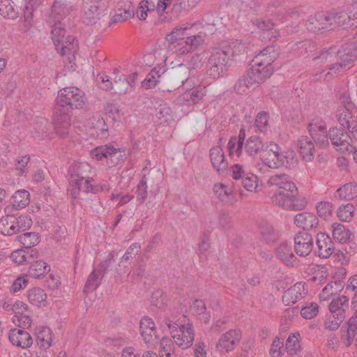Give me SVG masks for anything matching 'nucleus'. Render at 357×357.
Instances as JSON below:
<instances>
[{
	"instance_id": "obj_1",
	"label": "nucleus",
	"mask_w": 357,
	"mask_h": 357,
	"mask_svg": "<svg viewBox=\"0 0 357 357\" xmlns=\"http://www.w3.org/2000/svg\"><path fill=\"white\" fill-rule=\"evenodd\" d=\"M84 93L77 87H66L58 92L54 107L53 121L58 135L66 137L70 128V112L83 108L86 103Z\"/></svg>"
},
{
	"instance_id": "obj_2",
	"label": "nucleus",
	"mask_w": 357,
	"mask_h": 357,
	"mask_svg": "<svg viewBox=\"0 0 357 357\" xmlns=\"http://www.w3.org/2000/svg\"><path fill=\"white\" fill-rule=\"evenodd\" d=\"M266 186L275 190L272 196V202L285 209H303L307 205L305 198L299 199L298 188L290 176L285 174H275L271 176L266 182Z\"/></svg>"
},
{
	"instance_id": "obj_3",
	"label": "nucleus",
	"mask_w": 357,
	"mask_h": 357,
	"mask_svg": "<svg viewBox=\"0 0 357 357\" xmlns=\"http://www.w3.org/2000/svg\"><path fill=\"white\" fill-rule=\"evenodd\" d=\"M357 58V31L351 41L345 43L336 51L335 48L321 51L315 59L322 63H332L328 64L327 73L324 71L314 75V80L326 79L330 74L336 73L340 69L346 68Z\"/></svg>"
},
{
	"instance_id": "obj_4",
	"label": "nucleus",
	"mask_w": 357,
	"mask_h": 357,
	"mask_svg": "<svg viewBox=\"0 0 357 357\" xmlns=\"http://www.w3.org/2000/svg\"><path fill=\"white\" fill-rule=\"evenodd\" d=\"M195 24L183 25L176 27L167 34L166 40L167 49L177 54H184L195 50L203 44L204 39L200 34H192Z\"/></svg>"
},
{
	"instance_id": "obj_5",
	"label": "nucleus",
	"mask_w": 357,
	"mask_h": 357,
	"mask_svg": "<svg viewBox=\"0 0 357 357\" xmlns=\"http://www.w3.org/2000/svg\"><path fill=\"white\" fill-rule=\"evenodd\" d=\"M52 38L56 50L61 56H67L71 61L78 50V42L71 35L66 36V31L62 23H55L52 27Z\"/></svg>"
},
{
	"instance_id": "obj_6",
	"label": "nucleus",
	"mask_w": 357,
	"mask_h": 357,
	"mask_svg": "<svg viewBox=\"0 0 357 357\" xmlns=\"http://www.w3.org/2000/svg\"><path fill=\"white\" fill-rule=\"evenodd\" d=\"M230 54L229 51L220 45L211 50L206 64V73L210 77L218 79L227 72L231 60Z\"/></svg>"
},
{
	"instance_id": "obj_7",
	"label": "nucleus",
	"mask_w": 357,
	"mask_h": 357,
	"mask_svg": "<svg viewBox=\"0 0 357 357\" xmlns=\"http://www.w3.org/2000/svg\"><path fill=\"white\" fill-rule=\"evenodd\" d=\"M273 72L274 68L258 67L252 63L247 74L241 77L236 83L234 89L239 94L245 93L250 88L263 83L270 78Z\"/></svg>"
},
{
	"instance_id": "obj_8",
	"label": "nucleus",
	"mask_w": 357,
	"mask_h": 357,
	"mask_svg": "<svg viewBox=\"0 0 357 357\" xmlns=\"http://www.w3.org/2000/svg\"><path fill=\"white\" fill-rule=\"evenodd\" d=\"M164 324L167 326L175 343L183 349H188L192 346L195 333L192 325L178 324L172 321L169 318H165Z\"/></svg>"
},
{
	"instance_id": "obj_9",
	"label": "nucleus",
	"mask_w": 357,
	"mask_h": 357,
	"mask_svg": "<svg viewBox=\"0 0 357 357\" xmlns=\"http://www.w3.org/2000/svg\"><path fill=\"white\" fill-rule=\"evenodd\" d=\"M340 105L337 107L334 114L337 121L344 128H347L352 134L354 118L357 113V108L351 101L349 96L343 93L340 96Z\"/></svg>"
},
{
	"instance_id": "obj_10",
	"label": "nucleus",
	"mask_w": 357,
	"mask_h": 357,
	"mask_svg": "<svg viewBox=\"0 0 357 357\" xmlns=\"http://www.w3.org/2000/svg\"><path fill=\"white\" fill-rule=\"evenodd\" d=\"M308 131L310 134V138L317 146L326 148L329 145L328 131L326 122L320 118L312 119L308 123Z\"/></svg>"
},
{
	"instance_id": "obj_11",
	"label": "nucleus",
	"mask_w": 357,
	"mask_h": 357,
	"mask_svg": "<svg viewBox=\"0 0 357 357\" xmlns=\"http://www.w3.org/2000/svg\"><path fill=\"white\" fill-rule=\"evenodd\" d=\"M329 138L335 149L342 153L351 152L352 139L349 133L341 128H332L328 130Z\"/></svg>"
},
{
	"instance_id": "obj_12",
	"label": "nucleus",
	"mask_w": 357,
	"mask_h": 357,
	"mask_svg": "<svg viewBox=\"0 0 357 357\" xmlns=\"http://www.w3.org/2000/svg\"><path fill=\"white\" fill-rule=\"evenodd\" d=\"M281 155L280 146L273 142H269L261 153V159L266 166L275 169L279 167Z\"/></svg>"
},
{
	"instance_id": "obj_13",
	"label": "nucleus",
	"mask_w": 357,
	"mask_h": 357,
	"mask_svg": "<svg viewBox=\"0 0 357 357\" xmlns=\"http://www.w3.org/2000/svg\"><path fill=\"white\" fill-rule=\"evenodd\" d=\"M278 56V49L274 45H268L256 55L252 62L258 67L274 68L273 64Z\"/></svg>"
},
{
	"instance_id": "obj_14",
	"label": "nucleus",
	"mask_w": 357,
	"mask_h": 357,
	"mask_svg": "<svg viewBox=\"0 0 357 357\" xmlns=\"http://www.w3.org/2000/svg\"><path fill=\"white\" fill-rule=\"evenodd\" d=\"M306 26L312 32L332 29H333L332 16L324 13H317L308 19Z\"/></svg>"
},
{
	"instance_id": "obj_15",
	"label": "nucleus",
	"mask_w": 357,
	"mask_h": 357,
	"mask_svg": "<svg viewBox=\"0 0 357 357\" xmlns=\"http://www.w3.org/2000/svg\"><path fill=\"white\" fill-rule=\"evenodd\" d=\"M239 330H229L222 334L216 344V349L220 353H227L234 349L235 345L240 341Z\"/></svg>"
},
{
	"instance_id": "obj_16",
	"label": "nucleus",
	"mask_w": 357,
	"mask_h": 357,
	"mask_svg": "<svg viewBox=\"0 0 357 357\" xmlns=\"http://www.w3.org/2000/svg\"><path fill=\"white\" fill-rule=\"evenodd\" d=\"M313 248L312 236L305 232L300 231L294 236V250L301 257H306L310 254Z\"/></svg>"
},
{
	"instance_id": "obj_17",
	"label": "nucleus",
	"mask_w": 357,
	"mask_h": 357,
	"mask_svg": "<svg viewBox=\"0 0 357 357\" xmlns=\"http://www.w3.org/2000/svg\"><path fill=\"white\" fill-rule=\"evenodd\" d=\"M275 257L287 266L294 267L298 263V259L293 252L291 245L287 242L280 243L275 248Z\"/></svg>"
},
{
	"instance_id": "obj_18",
	"label": "nucleus",
	"mask_w": 357,
	"mask_h": 357,
	"mask_svg": "<svg viewBox=\"0 0 357 357\" xmlns=\"http://www.w3.org/2000/svg\"><path fill=\"white\" fill-rule=\"evenodd\" d=\"M73 10L70 2L68 0H54L50 17L55 23H61V20L66 18Z\"/></svg>"
},
{
	"instance_id": "obj_19",
	"label": "nucleus",
	"mask_w": 357,
	"mask_h": 357,
	"mask_svg": "<svg viewBox=\"0 0 357 357\" xmlns=\"http://www.w3.org/2000/svg\"><path fill=\"white\" fill-rule=\"evenodd\" d=\"M135 11L130 1L123 0L117 3L112 17V23L125 22L134 17Z\"/></svg>"
},
{
	"instance_id": "obj_20",
	"label": "nucleus",
	"mask_w": 357,
	"mask_h": 357,
	"mask_svg": "<svg viewBox=\"0 0 357 357\" xmlns=\"http://www.w3.org/2000/svg\"><path fill=\"white\" fill-rule=\"evenodd\" d=\"M8 338L13 345L22 349L29 348L33 344V340L30 334L22 329H11Z\"/></svg>"
},
{
	"instance_id": "obj_21",
	"label": "nucleus",
	"mask_w": 357,
	"mask_h": 357,
	"mask_svg": "<svg viewBox=\"0 0 357 357\" xmlns=\"http://www.w3.org/2000/svg\"><path fill=\"white\" fill-rule=\"evenodd\" d=\"M316 243L318 248L316 253L319 257L328 258L333 253L335 250L334 243L326 234L318 233Z\"/></svg>"
},
{
	"instance_id": "obj_22",
	"label": "nucleus",
	"mask_w": 357,
	"mask_h": 357,
	"mask_svg": "<svg viewBox=\"0 0 357 357\" xmlns=\"http://www.w3.org/2000/svg\"><path fill=\"white\" fill-rule=\"evenodd\" d=\"M206 93V86L199 84L187 89L180 97V101L187 105H192L201 100Z\"/></svg>"
},
{
	"instance_id": "obj_23",
	"label": "nucleus",
	"mask_w": 357,
	"mask_h": 357,
	"mask_svg": "<svg viewBox=\"0 0 357 357\" xmlns=\"http://www.w3.org/2000/svg\"><path fill=\"white\" fill-rule=\"evenodd\" d=\"M210 159L213 167L218 174L225 173L228 167V162L225 158L224 151L220 146H215L211 149Z\"/></svg>"
},
{
	"instance_id": "obj_24",
	"label": "nucleus",
	"mask_w": 357,
	"mask_h": 357,
	"mask_svg": "<svg viewBox=\"0 0 357 357\" xmlns=\"http://www.w3.org/2000/svg\"><path fill=\"white\" fill-rule=\"evenodd\" d=\"M312 139L307 136H301L297 141V148L303 160L311 162L314 158L315 146Z\"/></svg>"
},
{
	"instance_id": "obj_25",
	"label": "nucleus",
	"mask_w": 357,
	"mask_h": 357,
	"mask_svg": "<svg viewBox=\"0 0 357 357\" xmlns=\"http://www.w3.org/2000/svg\"><path fill=\"white\" fill-rule=\"evenodd\" d=\"M139 331L146 344H153L158 339L155 324L152 319L148 317H144L141 319Z\"/></svg>"
},
{
	"instance_id": "obj_26",
	"label": "nucleus",
	"mask_w": 357,
	"mask_h": 357,
	"mask_svg": "<svg viewBox=\"0 0 357 357\" xmlns=\"http://www.w3.org/2000/svg\"><path fill=\"white\" fill-rule=\"evenodd\" d=\"M94 180L92 178L87 177L81 178L77 183H70L68 190L69 195L74 199L79 198V195L81 191L89 193H93V185Z\"/></svg>"
},
{
	"instance_id": "obj_27",
	"label": "nucleus",
	"mask_w": 357,
	"mask_h": 357,
	"mask_svg": "<svg viewBox=\"0 0 357 357\" xmlns=\"http://www.w3.org/2000/svg\"><path fill=\"white\" fill-rule=\"evenodd\" d=\"M305 294L304 284L302 282H297L284 291L282 301L286 305H293L301 300Z\"/></svg>"
},
{
	"instance_id": "obj_28",
	"label": "nucleus",
	"mask_w": 357,
	"mask_h": 357,
	"mask_svg": "<svg viewBox=\"0 0 357 357\" xmlns=\"http://www.w3.org/2000/svg\"><path fill=\"white\" fill-rule=\"evenodd\" d=\"M90 167L86 162H75L68 170V181L70 183H77L81 178L89 177L88 172Z\"/></svg>"
},
{
	"instance_id": "obj_29",
	"label": "nucleus",
	"mask_w": 357,
	"mask_h": 357,
	"mask_svg": "<svg viewBox=\"0 0 357 357\" xmlns=\"http://www.w3.org/2000/svg\"><path fill=\"white\" fill-rule=\"evenodd\" d=\"M294 223L304 230H312L317 227L319 219L311 213L303 212L297 214L294 218Z\"/></svg>"
},
{
	"instance_id": "obj_30",
	"label": "nucleus",
	"mask_w": 357,
	"mask_h": 357,
	"mask_svg": "<svg viewBox=\"0 0 357 357\" xmlns=\"http://www.w3.org/2000/svg\"><path fill=\"white\" fill-rule=\"evenodd\" d=\"M349 306V298L346 296H340L333 299L329 305L331 314L339 319H345L346 309Z\"/></svg>"
},
{
	"instance_id": "obj_31",
	"label": "nucleus",
	"mask_w": 357,
	"mask_h": 357,
	"mask_svg": "<svg viewBox=\"0 0 357 357\" xmlns=\"http://www.w3.org/2000/svg\"><path fill=\"white\" fill-rule=\"evenodd\" d=\"M341 331L342 342L347 347L350 346L357 334V314L349 319L347 330L343 331L342 328Z\"/></svg>"
},
{
	"instance_id": "obj_32",
	"label": "nucleus",
	"mask_w": 357,
	"mask_h": 357,
	"mask_svg": "<svg viewBox=\"0 0 357 357\" xmlns=\"http://www.w3.org/2000/svg\"><path fill=\"white\" fill-rule=\"evenodd\" d=\"M99 1L94 0H85L83 7V18L88 20L89 22L98 19L100 15Z\"/></svg>"
},
{
	"instance_id": "obj_33",
	"label": "nucleus",
	"mask_w": 357,
	"mask_h": 357,
	"mask_svg": "<svg viewBox=\"0 0 357 357\" xmlns=\"http://www.w3.org/2000/svg\"><path fill=\"white\" fill-rule=\"evenodd\" d=\"M27 298L31 304L37 307L47 305V294L45 291L39 287H34L27 292Z\"/></svg>"
},
{
	"instance_id": "obj_34",
	"label": "nucleus",
	"mask_w": 357,
	"mask_h": 357,
	"mask_svg": "<svg viewBox=\"0 0 357 357\" xmlns=\"http://www.w3.org/2000/svg\"><path fill=\"white\" fill-rule=\"evenodd\" d=\"M265 146L259 137L251 136L245 142L244 149L249 155L255 156L259 153L261 155Z\"/></svg>"
},
{
	"instance_id": "obj_35",
	"label": "nucleus",
	"mask_w": 357,
	"mask_h": 357,
	"mask_svg": "<svg viewBox=\"0 0 357 357\" xmlns=\"http://www.w3.org/2000/svg\"><path fill=\"white\" fill-rule=\"evenodd\" d=\"M10 203L13 208L20 210L30 203V194L26 190H17L11 197Z\"/></svg>"
},
{
	"instance_id": "obj_36",
	"label": "nucleus",
	"mask_w": 357,
	"mask_h": 357,
	"mask_svg": "<svg viewBox=\"0 0 357 357\" xmlns=\"http://www.w3.org/2000/svg\"><path fill=\"white\" fill-rule=\"evenodd\" d=\"M118 151V149H115L111 145H105L92 149L90 154L93 158L101 160L103 158H112Z\"/></svg>"
},
{
	"instance_id": "obj_37",
	"label": "nucleus",
	"mask_w": 357,
	"mask_h": 357,
	"mask_svg": "<svg viewBox=\"0 0 357 357\" xmlns=\"http://www.w3.org/2000/svg\"><path fill=\"white\" fill-rule=\"evenodd\" d=\"M343 288L344 285L342 280H337L335 281H331L323 289L319 295L320 300L326 301L329 299L333 295H335L341 292Z\"/></svg>"
},
{
	"instance_id": "obj_38",
	"label": "nucleus",
	"mask_w": 357,
	"mask_h": 357,
	"mask_svg": "<svg viewBox=\"0 0 357 357\" xmlns=\"http://www.w3.org/2000/svg\"><path fill=\"white\" fill-rule=\"evenodd\" d=\"M31 252V253L29 254V251H26L23 249H18L12 253L11 257L13 261L18 265L32 263L34 258L37 257V252L35 250H32Z\"/></svg>"
},
{
	"instance_id": "obj_39",
	"label": "nucleus",
	"mask_w": 357,
	"mask_h": 357,
	"mask_svg": "<svg viewBox=\"0 0 357 357\" xmlns=\"http://www.w3.org/2000/svg\"><path fill=\"white\" fill-rule=\"evenodd\" d=\"M335 197L340 199H353L357 197V183H348L338 188Z\"/></svg>"
},
{
	"instance_id": "obj_40",
	"label": "nucleus",
	"mask_w": 357,
	"mask_h": 357,
	"mask_svg": "<svg viewBox=\"0 0 357 357\" xmlns=\"http://www.w3.org/2000/svg\"><path fill=\"white\" fill-rule=\"evenodd\" d=\"M43 0H25L26 5L24 10V30L26 31L31 26L33 17V12L36 8L39 6Z\"/></svg>"
},
{
	"instance_id": "obj_41",
	"label": "nucleus",
	"mask_w": 357,
	"mask_h": 357,
	"mask_svg": "<svg viewBox=\"0 0 357 357\" xmlns=\"http://www.w3.org/2000/svg\"><path fill=\"white\" fill-rule=\"evenodd\" d=\"M356 15H357V13L354 14V18H351L348 13L342 11L332 16L333 22L338 26L342 27V29H347L354 25V21L357 19Z\"/></svg>"
},
{
	"instance_id": "obj_42",
	"label": "nucleus",
	"mask_w": 357,
	"mask_h": 357,
	"mask_svg": "<svg viewBox=\"0 0 357 357\" xmlns=\"http://www.w3.org/2000/svg\"><path fill=\"white\" fill-rule=\"evenodd\" d=\"M15 7V4L11 0H0V15L11 20L17 18L19 12Z\"/></svg>"
},
{
	"instance_id": "obj_43",
	"label": "nucleus",
	"mask_w": 357,
	"mask_h": 357,
	"mask_svg": "<svg viewBox=\"0 0 357 357\" xmlns=\"http://www.w3.org/2000/svg\"><path fill=\"white\" fill-rule=\"evenodd\" d=\"M52 333L48 327H43L36 334L37 344L43 349H48L52 346Z\"/></svg>"
},
{
	"instance_id": "obj_44",
	"label": "nucleus",
	"mask_w": 357,
	"mask_h": 357,
	"mask_svg": "<svg viewBox=\"0 0 357 357\" xmlns=\"http://www.w3.org/2000/svg\"><path fill=\"white\" fill-rule=\"evenodd\" d=\"M29 268V274L31 277L38 278L45 275L50 271V267L47 263L42 260H38L31 263Z\"/></svg>"
},
{
	"instance_id": "obj_45",
	"label": "nucleus",
	"mask_w": 357,
	"mask_h": 357,
	"mask_svg": "<svg viewBox=\"0 0 357 357\" xmlns=\"http://www.w3.org/2000/svg\"><path fill=\"white\" fill-rule=\"evenodd\" d=\"M331 227L332 234L335 241L340 243H346L349 239L351 232L343 225L335 222Z\"/></svg>"
},
{
	"instance_id": "obj_46",
	"label": "nucleus",
	"mask_w": 357,
	"mask_h": 357,
	"mask_svg": "<svg viewBox=\"0 0 357 357\" xmlns=\"http://www.w3.org/2000/svg\"><path fill=\"white\" fill-rule=\"evenodd\" d=\"M16 241L27 249L38 245L40 242V237L35 232H26L16 236Z\"/></svg>"
},
{
	"instance_id": "obj_47",
	"label": "nucleus",
	"mask_w": 357,
	"mask_h": 357,
	"mask_svg": "<svg viewBox=\"0 0 357 357\" xmlns=\"http://www.w3.org/2000/svg\"><path fill=\"white\" fill-rule=\"evenodd\" d=\"M279 167H285L287 169H293L298 165V158L296 154L293 151L282 152L280 155Z\"/></svg>"
},
{
	"instance_id": "obj_48",
	"label": "nucleus",
	"mask_w": 357,
	"mask_h": 357,
	"mask_svg": "<svg viewBox=\"0 0 357 357\" xmlns=\"http://www.w3.org/2000/svg\"><path fill=\"white\" fill-rule=\"evenodd\" d=\"M175 78L181 82L183 85L188 84L191 86L195 84L192 82V79L190 77V71L188 70V68L185 64H181L174 71Z\"/></svg>"
},
{
	"instance_id": "obj_49",
	"label": "nucleus",
	"mask_w": 357,
	"mask_h": 357,
	"mask_svg": "<svg viewBox=\"0 0 357 357\" xmlns=\"http://www.w3.org/2000/svg\"><path fill=\"white\" fill-rule=\"evenodd\" d=\"M15 228L12 215H6L0 219V232L1 234L4 236L17 234Z\"/></svg>"
},
{
	"instance_id": "obj_50",
	"label": "nucleus",
	"mask_w": 357,
	"mask_h": 357,
	"mask_svg": "<svg viewBox=\"0 0 357 357\" xmlns=\"http://www.w3.org/2000/svg\"><path fill=\"white\" fill-rule=\"evenodd\" d=\"M262 238L267 243H273L279 238L278 231L268 224H261L259 227Z\"/></svg>"
},
{
	"instance_id": "obj_51",
	"label": "nucleus",
	"mask_w": 357,
	"mask_h": 357,
	"mask_svg": "<svg viewBox=\"0 0 357 357\" xmlns=\"http://www.w3.org/2000/svg\"><path fill=\"white\" fill-rule=\"evenodd\" d=\"M191 309L200 320L205 323L209 321L211 316L209 312L206 311V307L203 301L195 300L191 306Z\"/></svg>"
},
{
	"instance_id": "obj_52",
	"label": "nucleus",
	"mask_w": 357,
	"mask_h": 357,
	"mask_svg": "<svg viewBox=\"0 0 357 357\" xmlns=\"http://www.w3.org/2000/svg\"><path fill=\"white\" fill-rule=\"evenodd\" d=\"M220 45L221 47H225L226 50L231 52L230 58L236 54L244 53L245 50V44L239 40H234L230 42H223Z\"/></svg>"
},
{
	"instance_id": "obj_53",
	"label": "nucleus",
	"mask_w": 357,
	"mask_h": 357,
	"mask_svg": "<svg viewBox=\"0 0 357 357\" xmlns=\"http://www.w3.org/2000/svg\"><path fill=\"white\" fill-rule=\"evenodd\" d=\"M13 220L16 227V233L24 231L32 225V220L29 215H21L18 217L13 216Z\"/></svg>"
},
{
	"instance_id": "obj_54",
	"label": "nucleus",
	"mask_w": 357,
	"mask_h": 357,
	"mask_svg": "<svg viewBox=\"0 0 357 357\" xmlns=\"http://www.w3.org/2000/svg\"><path fill=\"white\" fill-rule=\"evenodd\" d=\"M213 192L222 202H228L232 196L231 187L222 183H216L213 185Z\"/></svg>"
},
{
	"instance_id": "obj_55",
	"label": "nucleus",
	"mask_w": 357,
	"mask_h": 357,
	"mask_svg": "<svg viewBox=\"0 0 357 357\" xmlns=\"http://www.w3.org/2000/svg\"><path fill=\"white\" fill-rule=\"evenodd\" d=\"M155 116L160 124L168 123L172 120V110L167 105L161 104L156 109Z\"/></svg>"
},
{
	"instance_id": "obj_56",
	"label": "nucleus",
	"mask_w": 357,
	"mask_h": 357,
	"mask_svg": "<svg viewBox=\"0 0 357 357\" xmlns=\"http://www.w3.org/2000/svg\"><path fill=\"white\" fill-rule=\"evenodd\" d=\"M102 278V275H99L98 271L94 268L88 277L85 288L89 291L96 290L100 285Z\"/></svg>"
},
{
	"instance_id": "obj_57",
	"label": "nucleus",
	"mask_w": 357,
	"mask_h": 357,
	"mask_svg": "<svg viewBox=\"0 0 357 357\" xmlns=\"http://www.w3.org/2000/svg\"><path fill=\"white\" fill-rule=\"evenodd\" d=\"M258 181L259 178L257 176L252 173H248L246 176L243 177L242 184L248 191L257 192L259 187Z\"/></svg>"
},
{
	"instance_id": "obj_58",
	"label": "nucleus",
	"mask_w": 357,
	"mask_h": 357,
	"mask_svg": "<svg viewBox=\"0 0 357 357\" xmlns=\"http://www.w3.org/2000/svg\"><path fill=\"white\" fill-rule=\"evenodd\" d=\"M299 333L290 335L286 342V349L291 355L296 354L301 349V344L298 340Z\"/></svg>"
},
{
	"instance_id": "obj_59",
	"label": "nucleus",
	"mask_w": 357,
	"mask_h": 357,
	"mask_svg": "<svg viewBox=\"0 0 357 357\" xmlns=\"http://www.w3.org/2000/svg\"><path fill=\"white\" fill-rule=\"evenodd\" d=\"M269 116L266 112H261L258 113L255 121V127L257 130L261 132H264L268 126Z\"/></svg>"
},
{
	"instance_id": "obj_60",
	"label": "nucleus",
	"mask_w": 357,
	"mask_h": 357,
	"mask_svg": "<svg viewBox=\"0 0 357 357\" xmlns=\"http://www.w3.org/2000/svg\"><path fill=\"white\" fill-rule=\"evenodd\" d=\"M354 206L351 204L342 205L339 208L337 217L341 221L349 222L353 218Z\"/></svg>"
},
{
	"instance_id": "obj_61",
	"label": "nucleus",
	"mask_w": 357,
	"mask_h": 357,
	"mask_svg": "<svg viewBox=\"0 0 357 357\" xmlns=\"http://www.w3.org/2000/svg\"><path fill=\"white\" fill-rule=\"evenodd\" d=\"M172 340L168 337H162L160 342V357H171L174 349Z\"/></svg>"
},
{
	"instance_id": "obj_62",
	"label": "nucleus",
	"mask_w": 357,
	"mask_h": 357,
	"mask_svg": "<svg viewBox=\"0 0 357 357\" xmlns=\"http://www.w3.org/2000/svg\"><path fill=\"white\" fill-rule=\"evenodd\" d=\"M13 323L20 328H27L31 324V319L29 312H21L15 314L13 317Z\"/></svg>"
},
{
	"instance_id": "obj_63",
	"label": "nucleus",
	"mask_w": 357,
	"mask_h": 357,
	"mask_svg": "<svg viewBox=\"0 0 357 357\" xmlns=\"http://www.w3.org/2000/svg\"><path fill=\"white\" fill-rule=\"evenodd\" d=\"M147 180L144 175L139 181L137 188V199L140 203H143L147 197Z\"/></svg>"
},
{
	"instance_id": "obj_64",
	"label": "nucleus",
	"mask_w": 357,
	"mask_h": 357,
	"mask_svg": "<svg viewBox=\"0 0 357 357\" xmlns=\"http://www.w3.org/2000/svg\"><path fill=\"white\" fill-rule=\"evenodd\" d=\"M318 311V305L315 303H310L309 305H306L301 308V314L303 318L310 319L317 314Z\"/></svg>"
}]
</instances>
